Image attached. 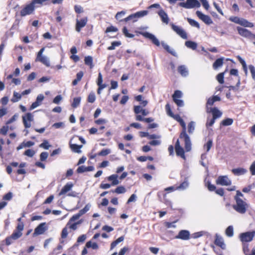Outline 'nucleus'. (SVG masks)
Instances as JSON below:
<instances>
[{
	"instance_id": "obj_53",
	"label": "nucleus",
	"mask_w": 255,
	"mask_h": 255,
	"mask_svg": "<svg viewBox=\"0 0 255 255\" xmlns=\"http://www.w3.org/2000/svg\"><path fill=\"white\" fill-rule=\"evenodd\" d=\"M215 120L214 119L212 118L210 119L209 117L207 118V122L206 124V126L207 128L209 127H212L215 122Z\"/></svg>"
},
{
	"instance_id": "obj_28",
	"label": "nucleus",
	"mask_w": 255,
	"mask_h": 255,
	"mask_svg": "<svg viewBox=\"0 0 255 255\" xmlns=\"http://www.w3.org/2000/svg\"><path fill=\"white\" fill-rule=\"evenodd\" d=\"M85 64L88 66L90 69L93 68L94 65L93 64V59L91 56H86L84 58Z\"/></svg>"
},
{
	"instance_id": "obj_50",
	"label": "nucleus",
	"mask_w": 255,
	"mask_h": 255,
	"mask_svg": "<svg viewBox=\"0 0 255 255\" xmlns=\"http://www.w3.org/2000/svg\"><path fill=\"white\" fill-rule=\"evenodd\" d=\"M126 189L123 186H118L116 189L113 191L117 194H121L126 192Z\"/></svg>"
},
{
	"instance_id": "obj_20",
	"label": "nucleus",
	"mask_w": 255,
	"mask_h": 255,
	"mask_svg": "<svg viewBox=\"0 0 255 255\" xmlns=\"http://www.w3.org/2000/svg\"><path fill=\"white\" fill-rule=\"evenodd\" d=\"M209 113H211L213 116L212 118L216 120L220 118L222 115V113L216 107L210 108L209 109Z\"/></svg>"
},
{
	"instance_id": "obj_44",
	"label": "nucleus",
	"mask_w": 255,
	"mask_h": 255,
	"mask_svg": "<svg viewBox=\"0 0 255 255\" xmlns=\"http://www.w3.org/2000/svg\"><path fill=\"white\" fill-rule=\"evenodd\" d=\"M30 2L35 9V8L40 7L43 5L41 0H32Z\"/></svg>"
},
{
	"instance_id": "obj_1",
	"label": "nucleus",
	"mask_w": 255,
	"mask_h": 255,
	"mask_svg": "<svg viewBox=\"0 0 255 255\" xmlns=\"http://www.w3.org/2000/svg\"><path fill=\"white\" fill-rule=\"evenodd\" d=\"M21 218H19L17 221L19 222L17 224L15 230H14L12 234L7 237H6L5 240L3 241L5 242V245L7 246H9L13 243V242L19 238H20L22 235V231L24 229V224L21 222Z\"/></svg>"
},
{
	"instance_id": "obj_40",
	"label": "nucleus",
	"mask_w": 255,
	"mask_h": 255,
	"mask_svg": "<svg viewBox=\"0 0 255 255\" xmlns=\"http://www.w3.org/2000/svg\"><path fill=\"white\" fill-rule=\"evenodd\" d=\"M189 183L187 180H185L179 186H176V189L177 190H184L188 187Z\"/></svg>"
},
{
	"instance_id": "obj_3",
	"label": "nucleus",
	"mask_w": 255,
	"mask_h": 255,
	"mask_svg": "<svg viewBox=\"0 0 255 255\" xmlns=\"http://www.w3.org/2000/svg\"><path fill=\"white\" fill-rule=\"evenodd\" d=\"M233 208L238 213L244 214L247 210L248 205L242 199H238L237 197L236 198V204L233 205Z\"/></svg>"
},
{
	"instance_id": "obj_32",
	"label": "nucleus",
	"mask_w": 255,
	"mask_h": 255,
	"mask_svg": "<svg viewBox=\"0 0 255 255\" xmlns=\"http://www.w3.org/2000/svg\"><path fill=\"white\" fill-rule=\"evenodd\" d=\"M224 58L217 59L213 63V67L214 69H217L219 67L222 66L223 64Z\"/></svg>"
},
{
	"instance_id": "obj_42",
	"label": "nucleus",
	"mask_w": 255,
	"mask_h": 255,
	"mask_svg": "<svg viewBox=\"0 0 255 255\" xmlns=\"http://www.w3.org/2000/svg\"><path fill=\"white\" fill-rule=\"evenodd\" d=\"M226 234L228 237H232L234 235V229L232 226H229L226 230Z\"/></svg>"
},
{
	"instance_id": "obj_4",
	"label": "nucleus",
	"mask_w": 255,
	"mask_h": 255,
	"mask_svg": "<svg viewBox=\"0 0 255 255\" xmlns=\"http://www.w3.org/2000/svg\"><path fill=\"white\" fill-rule=\"evenodd\" d=\"M22 123L25 128L31 127V123L34 120V116L30 113H27L22 116Z\"/></svg>"
},
{
	"instance_id": "obj_62",
	"label": "nucleus",
	"mask_w": 255,
	"mask_h": 255,
	"mask_svg": "<svg viewBox=\"0 0 255 255\" xmlns=\"http://www.w3.org/2000/svg\"><path fill=\"white\" fill-rule=\"evenodd\" d=\"M243 251L246 255L250 254L248 245L246 243L243 244Z\"/></svg>"
},
{
	"instance_id": "obj_47",
	"label": "nucleus",
	"mask_w": 255,
	"mask_h": 255,
	"mask_svg": "<svg viewBox=\"0 0 255 255\" xmlns=\"http://www.w3.org/2000/svg\"><path fill=\"white\" fill-rule=\"evenodd\" d=\"M96 100V96L95 93L93 92L90 93L88 95L87 101L90 103H93Z\"/></svg>"
},
{
	"instance_id": "obj_60",
	"label": "nucleus",
	"mask_w": 255,
	"mask_h": 255,
	"mask_svg": "<svg viewBox=\"0 0 255 255\" xmlns=\"http://www.w3.org/2000/svg\"><path fill=\"white\" fill-rule=\"evenodd\" d=\"M170 25L172 30L175 31L176 33H178L179 31L182 28L181 27L177 26L173 23H171Z\"/></svg>"
},
{
	"instance_id": "obj_29",
	"label": "nucleus",
	"mask_w": 255,
	"mask_h": 255,
	"mask_svg": "<svg viewBox=\"0 0 255 255\" xmlns=\"http://www.w3.org/2000/svg\"><path fill=\"white\" fill-rule=\"evenodd\" d=\"M178 72L184 77L188 75V71L185 65H181L178 67Z\"/></svg>"
},
{
	"instance_id": "obj_55",
	"label": "nucleus",
	"mask_w": 255,
	"mask_h": 255,
	"mask_svg": "<svg viewBox=\"0 0 255 255\" xmlns=\"http://www.w3.org/2000/svg\"><path fill=\"white\" fill-rule=\"evenodd\" d=\"M178 35H179L181 38L184 39H187V35L186 31L182 28L180 31H179L178 33H177Z\"/></svg>"
},
{
	"instance_id": "obj_17",
	"label": "nucleus",
	"mask_w": 255,
	"mask_h": 255,
	"mask_svg": "<svg viewBox=\"0 0 255 255\" xmlns=\"http://www.w3.org/2000/svg\"><path fill=\"white\" fill-rule=\"evenodd\" d=\"M175 149L176 155L180 156L184 159H185V156L184 154V150L183 148L180 146V142L178 139L176 142L175 145Z\"/></svg>"
},
{
	"instance_id": "obj_14",
	"label": "nucleus",
	"mask_w": 255,
	"mask_h": 255,
	"mask_svg": "<svg viewBox=\"0 0 255 255\" xmlns=\"http://www.w3.org/2000/svg\"><path fill=\"white\" fill-rule=\"evenodd\" d=\"M87 21L88 19L87 17H83L80 20L77 19L75 27L76 30L79 32L81 29L86 25Z\"/></svg>"
},
{
	"instance_id": "obj_51",
	"label": "nucleus",
	"mask_w": 255,
	"mask_h": 255,
	"mask_svg": "<svg viewBox=\"0 0 255 255\" xmlns=\"http://www.w3.org/2000/svg\"><path fill=\"white\" fill-rule=\"evenodd\" d=\"M35 152L33 150L28 149L24 151V155L31 157L35 154Z\"/></svg>"
},
{
	"instance_id": "obj_59",
	"label": "nucleus",
	"mask_w": 255,
	"mask_h": 255,
	"mask_svg": "<svg viewBox=\"0 0 255 255\" xmlns=\"http://www.w3.org/2000/svg\"><path fill=\"white\" fill-rule=\"evenodd\" d=\"M12 194L11 192H8L7 193L5 194L2 198V199L4 200H7L9 201L12 199Z\"/></svg>"
},
{
	"instance_id": "obj_13",
	"label": "nucleus",
	"mask_w": 255,
	"mask_h": 255,
	"mask_svg": "<svg viewBox=\"0 0 255 255\" xmlns=\"http://www.w3.org/2000/svg\"><path fill=\"white\" fill-rule=\"evenodd\" d=\"M196 14L197 16L206 24L210 25L213 23V21L209 16L203 14L199 10L196 12Z\"/></svg>"
},
{
	"instance_id": "obj_2",
	"label": "nucleus",
	"mask_w": 255,
	"mask_h": 255,
	"mask_svg": "<svg viewBox=\"0 0 255 255\" xmlns=\"http://www.w3.org/2000/svg\"><path fill=\"white\" fill-rule=\"evenodd\" d=\"M179 123L182 128V130L180 133L179 137L181 139H183L185 142V150L187 152H188L191 149V142L190 137L186 133V124L182 119Z\"/></svg>"
},
{
	"instance_id": "obj_11",
	"label": "nucleus",
	"mask_w": 255,
	"mask_h": 255,
	"mask_svg": "<svg viewBox=\"0 0 255 255\" xmlns=\"http://www.w3.org/2000/svg\"><path fill=\"white\" fill-rule=\"evenodd\" d=\"M148 13L147 10H142L136 12L135 13L128 15V20H132L133 22L136 21L139 18L142 17Z\"/></svg>"
},
{
	"instance_id": "obj_7",
	"label": "nucleus",
	"mask_w": 255,
	"mask_h": 255,
	"mask_svg": "<svg viewBox=\"0 0 255 255\" xmlns=\"http://www.w3.org/2000/svg\"><path fill=\"white\" fill-rule=\"evenodd\" d=\"M255 235V232H248L241 234L240 239L243 243L249 242L253 240Z\"/></svg>"
},
{
	"instance_id": "obj_43",
	"label": "nucleus",
	"mask_w": 255,
	"mask_h": 255,
	"mask_svg": "<svg viewBox=\"0 0 255 255\" xmlns=\"http://www.w3.org/2000/svg\"><path fill=\"white\" fill-rule=\"evenodd\" d=\"M86 247L88 248H92L93 249L95 250L98 249L99 247L96 243H92L91 241L87 242Z\"/></svg>"
},
{
	"instance_id": "obj_61",
	"label": "nucleus",
	"mask_w": 255,
	"mask_h": 255,
	"mask_svg": "<svg viewBox=\"0 0 255 255\" xmlns=\"http://www.w3.org/2000/svg\"><path fill=\"white\" fill-rule=\"evenodd\" d=\"M249 68L251 71L253 79L254 80H255V67L252 65H249Z\"/></svg>"
},
{
	"instance_id": "obj_52",
	"label": "nucleus",
	"mask_w": 255,
	"mask_h": 255,
	"mask_svg": "<svg viewBox=\"0 0 255 255\" xmlns=\"http://www.w3.org/2000/svg\"><path fill=\"white\" fill-rule=\"evenodd\" d=\"M68 234V227L66 226L62 231L61 236L62 239H65L67 238Z\"/></svg>"
},
{
	"instance_id": "obj_33",
	"label": "nucleus",
	"mask_w": 255,
	"mask_h": 255,
	"mask_svg": "<svg viewBox=\"0 0 255 255\" xmlns=\"http://www.w3.org/2000/svg\"><path fill=\"white\" fill-rule=\"evenodd\" d=\"M185 45L187 47L192 50H195L197 47V43L195 42L190 40L186 41Z\"/></svg>"
},
{
	"instance_id": "obj_58",
	"label": "nucleus",
	"mask_w": 255,
	"mask_h": 255,
	"mask_svg": "<svg viewBox=\"0 0 255 255\" xmlns=\"http://www.w3.org/2000/svg\"><path fill=\"white\" fill-rule=\"evenodd\" d=\"M48 156V153L47 152H42L40 154V159L41 161H43L46 160Z\"/></svg>"
},
{
	"instance_id": "obj_18",
	"label": "nucleus",
	"mask_w": 255,
	"mask_h": 255,
	"mask_svg": "<svg viewBox=\"0 0 255 255\" xmlns=\"http://www.w3.org/2000/svg\"><path fill=\"white\" fill-rule=\"evenodd\" d=\"M175 238L182 240H188L190 239V233L187 230H181Z\"/></svg>"
},
{
	"instance_id": "obj_64",
	"label": "nucleus",
	"mask_w": 255,
	"mask_h": 255,
	"mask_svg": "<svg viewBox=\"0 0 255 255\" xmlns=\"http://www.w3.org/2000/svg\"><path fill=\"white\" fill-rule=\"evenodd\" d=\"M250 170L252 175H255V161H254L251 164L250 167Z\"/></svg>"
},
{
	"instance_id": "obj_48",
	"label": "nucleus",
	"mask_w": 255,
	"mask_h": 255,
	"mask_svg": "<svg viewBox=\"0 0 255 255\" xmlns=\"http://www.w3.org/2000/svg\"><path fill=\"white\" fill-rule=\"evenodd\" d=\"M215 102L214 101V100L212 97H211L209 98L207 100V103H206V111L207 113L209 112V109H210L208 107L209 106H212L213 105L214 103Z\"/></svg>"
},
{
	"instance_id": "obj_34",
	"label": "nucleus",
	"mask_w": 255,
	"mask_h": 255,
	"mask_svg": "<svg viewBox=\"0 0 255 255\" xmlns=\"http://www.w3.org/2000/svg\"><path fill=\"white\" fill-rule=\"evenodd\" d=\"M21 94H19L15 91L13 92V96L11 99L10 101L12 103H16L19 101L21 98Z\"/></svg>"
},
{
	"instance_id": "obj_23",
	"label": "nucleus",
	"mask_w": 255,
	"mask_h": 255,
	"mask_svg": "<svg viewBox=\"0 0 255 255\" xmlns=\"http://www.w3.org/2000/svg\"><path fill=\"white\" fill-rule=\"evenodd\" d=\"M73 186V185L72 183H67L62 188L61 190L58 194V196H60L65 194L67 192H68L71 189Z\"/></svg>"
},
{
	"instance_id": "obj_38",
	"label": "nucleus",
	"mask_w": 255,
	"mask_h": 255,
	"mask_svg": "<svg viewBox=\"0 0 255 255\" xmlns=\"http://www.w3.org/2000/svg\"><path fill=\"white\" fill-rule=\"evenodd\" d=\"M81 100V99L80 97L74 98L71 104V106L73 108H76L78 107L80 104Z\"/></svg>"
},
{
	"instance_id": "obj_63",
	"label": "nucleus",
	"mask_w": 255,
	"mask_h": 255,
	"mask_svg": "<svg viewBox=\"0 0 255 255\" xmlns=\"http://www.w3.org/2000/svg\"><path fill=\"white\" fill-rule=\"evenodd\" d=\"M241 18L238 16H231L230 17L229 20L233 22L239 24Z\"/></svg>"
},
{
	"instance_id": "obj_22",
	"label": "nucleus",
	"mask_w": 255,
	"mask_h": 255,
	"mask_svg": "<svg viewBox=\"0 0 255 255\" xmlns=\"http://www.w3.org/2000/svg\"><path fill=\"white\" fill-rule=\"evenodd\" d=\"M215 244L223 250H225L226 249V245L224 243L223 239L218 235H216V236Z\"/></svg>"
},
{
	"instance_id": "obj_12",
	"label": "nucleus",
	"mask_w": 255,
	"mask_h": 255,
	"mask_svg": "<svg viewBox=\"0 0 255 255\" xmlns=\"http://www.w3.org/2000/svg\"><path fill=\"white\" fill-rule=\"evenodd\" d=\"M47 229L46 223H40L34 230L33 236L43 234Z\"/></svg>"
},
{
	"instance_id": "obj_19",
	"label": "nucleus",
	"mask_w": 255,
	"mask_h": 255,
	"mask_svg": "<svg viewBox=\"0 0 255 255\" xmlns=\"http://www.w3.org/2000/svg\"><path fill=\"white\" fill-rule=\"evenodd\" d=\"M165 110L166 111L167 114L173 118L174 120H175L176 121L179 122L182 118L180 117V116L178 114L174 115L172 113L170 106L169 104H167L165 106Z\"/></svg>"
},
{
	"instance_id": "obj_10",
	"label": "nucleus",
	"mask_w": 255,
	"mask_h": 255,
	"mask_svg": "<svg viewBox=\"0 0 255 255\" xmlns=\"http://www.w3.org/2000/svg\"><path fill=\"white\" fill-rule=\"evenodd\" d=\"M216 183L222 186H229L231 185L232 181L227 176H220L216 180Z\"/></svg>"
},
{
	"instance_id": "obj_24",
	"label": "nucleus",
	"mask_w": 255,
	"mask_h": 255,
	"mask_svg": "<svg viewBox=\"0 0 255 255\" xmlns=\"http://www.w3.org/2000/svg\"><path fill=\"white\" fill-rule=\"evenodd\" d=\"M119 176L117 174H112L108 176L107 178L109 181H111L112 186L117 185L119 183L118 180Z\"/></svg>"
},
{
	"instance_id": "obj_35",
	"label": "nucleus",
	"mask_w": 255,
	"mask_h": 255,
	"mask_svg": "<svg viewBox=\"0 0 255 255\" xmlns=\"http://www.w3.org/2000/svg\"><path fill=\"white\" fill-rule=\"evenodd\" d=\"M72 222L68 221L67 225H66L68 228L72 229L73 230H76L77 228V225L81 223L80 221H78L76 223H72Z\"/></svg>"
},
{
	"instance_id": "obj_6",
	"label": "nucleus",
	"mask_w": 255,
	"mask_h": 255,
	"mask_svg": "<svg viewBox=\"0 0 255 255\" xmlns=\"http://www.w3.org/2000/svg\"><path fill=\"white\" fill-rule=\"evenodd\" d=\"M44 50V47H43L38 51L37 54L36 61L40 62L47 67H49L50 64L48 59L46 57L42 56V53Z\"/></svg>"
},
{
	"instance_id": "obj_49",
	"label": "nucleus",
	"mask_w": 255,
	"mask_h": 255,
	"mask_svg": "<svg viewBox=\"0 0 255 255\" xmlns=\"http://www.w3.org/2000/svg\"><path fill=\"white\" fill-rule=\"evenodd\" d=\"M9 127L8 125L4 126H3L0 129V133L3 135H6L7 131L8 130Z\"/></svg>"
},
{
	"instance_id": "obj_9",
	"label": "nucleus",
	"mask_w": 255,
	"mask_h": 255,
	"mask_svg": "<svg viewBox=\"0 0 255 255\" xmlns=\"http://www.w3.org/2000/svg\"><path fill=\"white\" fill-rule=\"evenodd\" d=\"M139 34L144 36L145 38L151 40L152 42L155 45L159 46L160 45V42L158 39L152 34L148 32H140Z\"/></svg>"
},
{
	"instance_id": "obj_57",
	"label": "nucleus",
	"mask_w": 255,
	"mask_h": 255,
	"mask_svg": "<svg viewBox=\"0 0 255 255\" xmlns=\"http://www.w3.org/2000/svg\"><path fill=\"white\" fill-rule=\"evenodd\" d=\"M50 146V145L49 144L48 141L46 140H44V141L39 145V147L45 149H48Z\"/></svg>"
},
{
	"instance_id": "obj_45",
	"label": "nucleus",
	"mask_w": 255,
	"mask_h": 255,
	"mask_svg": "<svg viewBox=\"0 0 255 255\" xmlns=\"http://www.w3.org/2000/svg\"><path fill=\"white\" fill-rule=\"evenodd\" d=\"M187 21L191 26L196 27L198 28H200V25L199 23L195 20L190 18H187Z\"/></svg>"
},
{
	"instance_id": "obj_8",
	"label": "nucleus",
	"mask_w": 255,
	"mask_h": 255,
	"mask_svg": "<svg viewBox=\"0 0 255 255\" xmlns=\"http://www.w3.org/2000/svg\"><path fill=\"white\" fill-rule=\"evenodd\" d=\"M182 96V93L180 91L176 90L174 92L173 95H172V98L173 101L176 103V104L180 107H183L184 106L183 101L182 100L179 99L181 98Z\"/></svg>"
},
{
	"instance_id": "obj_54",
	"label": "nucleus",
	"mask_w": 255,
	"mask_h": 255,
	"mask_svg": "<svg viewBox=\"0 0 255 255\" xmlns=\"http://www.w3.org/2000/svg\"><path fill=\"white\" fill-rule=\"evenodd\" d=\"M213 141L212 140H209L204 145V147L206 148L207 152H208L212 146Z\"/></svg>"
},
{
	"instance_id": "obj_31",
	"label": "nucleus",
	"mask_w": 255,
	"mask_h": 255,
	"mask_svg": "<svg viewBox=\"0 0 255 255\" xmlns=\"http://www.w3.org/2000/svg\"><path fill=\"white\" fill-rule=\"evenodd\" d=\"M135 100L139 102L140 103V105L142 107H145L147 104L148 101L147 100H144L143 99V97L142 95H138L135 97L134 98Z\"/></svg>"
},
{
	"instance_id": "obj_15",
	"label": "nucleus",
	"mask_w": 255,
	"mask_h": 255,
	"mask_svg": "<svg viewBox=\"0 0 255 255\" xmlns=\"http://www.w3.org/2000/svg\"><path fill=\"white\" fill-rule=\"evenodd\" d=\"M97 84L98 86L97 89L98 94H100L101 91L107 87V85L103 84V76L101 73L99 72L97 81Z\"/></svg>"
},
{
	"instance_id": "obj_41",
	"label": "nucleus",
	"mask_w": 255,
	"mask_h": 255,
	"mask_svg": "<svg viewBox=\"0 0 255 255\" xmlns=\"http://www.w3.org/2000/svg\"><path fill=\"white\" fill-rule=\"evenodd\" d=\"M124 240V237L123 236H121L119 237L118 239H117L116 241L113 242L112 244H111V250L113 249L118 244L121 243V242L123 241Z\"/></svg>"
},
{
	"instance_id": "obj_39",
	"label": "nucleus",
	"mask_w": 255,
	"mask_h": 255,
	"mask_svg": "<svg viewBox=\"0 0 255 255\" xmlns=\"http://www.w3.org/2000/svg\"><path fill=\"white\" fill-rule=\"evenodd\" d=\"M233 123V120L231 118H227L222 121L221 125L223 126H228L232 125Z\"/></svg>"
},
{
	"instance_id": "obj_16",
	"label": "nucleus",
	"mask_w": 255,
	"mask_h": 255,
	"mask_svg": "<svg viewBox=\"0 0 255 255\" xmlns=\"http://www.w3.org/2000/svg\"><path fill=\"white\" fill-rule=\"evenodd\" d=\"M237 29L239 34L243 37L252 38V33L248 29L241 27H237Z\"/></svg>"
},
{
	"instance_id": "obj_25",
	"label": "nucleus",
	"mask_w": 255,
	"mask_h": 255,
	"mask_svg": "<svg viewBox=\"0 0 255 255\" xmlns=\"http://www.w3.org/2000/svg\"><path fill=\"white\" fill-rule=\"evenodd\" d=\"M126 14V11H121L120 12H118L115 18L117 20H119L120 22H122L124 21H128V17H124Z\"/></svg>"
},
{
	"instance_id": "obj_30",
	"label": "nucleus",
	"mask_w": 255,
	"mask_h": 255,
	"mask_svg": "<svg viewBox=\"0 0 255 255\" xmlns=\"http://www.w3.org/2000/svg\"><path fill=\"white\" fill-rule=\"evenodd\" d=\"M239 24L241 25L247 27H253L254 25L253 23L248 21L247 19L243 18H241Z\"/></svg>"
},
{
	"instance_id": "obj_36",
	"label": "nucleus",
	"mask_w": 255,
	"mask_h": 255,
	"mask_svg": "<svg viewBox=\"0 0 255 255\" xmlns=\"http://www.w3.org/2000/svg\"><path fill=\"white\" fill-rule=\"evenodd\" d=\"M70 146L72 150L75 152L80 153L81 152L80 149L82 147V145H79L76 144H71Z\"/></svg>"
},
{
	"instance_id": "obj_26",
	"label": "nucleus",
	"mask_w": 255,
	"mask_h": 255,
	"mask_svg": "<svg viewBox=\"0 0 255 255\" xmlns=\"http://www.w3.org/2000/svg\"><path fill=\"white\" fill-rule=\"evenodd\" d=\"M232 173L236 175L240 176L245 174L247 172V170L244 168L239 167L237 168H234L232 170Z\"/></svg>"
},
{
	"instance_id": "obj_46",
	"label": "nucleus",
	"mask_w": 255,
	"mask_h": 255,
	"mask_svg": "<svg viewBox=\"0 0 255 255\" xmlns=\"http://www.w3.org/2000/svg\"><path fill=\"white\" fill-rule=\"evenodd\" d=\"M195 129V123L191 122L188 125V132L190 134H192Z\"/></svg>"
},
{
	"instance_id": "obj_37",
	"label": "nucleus",
	"mask_w": 255,
	"mask_h": 255,
	"mask_svg": "<svg viewBox=\"0 0 255 255\" xmlns=\"http://www.w3.org/2000/svg\"><path fill=\"white\" fill-rule=\"evenodd\" d=\"M227 70H225L224 72H222L218 74L216 76V79L220 84H223L224 83V74Z\"/></svg>"
},
{
	"instance_id": "obj_56",
	"label": "nucleus",
	"mask_w": 255,
	"mask_h": 255,
	"mask_svg": "<svg viewBox=\"0 0 255 255\" xmlns=\"http://www.w3.org/2000/svg\"><path fill=\"white\" fill-rule=\"evenodd\" d=\"M110 153L109 149H103L98 153L99 156H106Z\"/></svg>"
},
{
	"instance_id": "obj_27",
	"label": "nucleus",
	"mask_w": 255,
	"mask_h": 255,
	"mask_svg": "<svg viewBox=\"0 0 255 255\" xmlns=\"http://www.w3.org/2000/svg\"><path fill=\"white\" fill-rule=\"evenodd\" d=\"M161 45L165 50H166L169 53L171 54L174 56H176L177 54L175 50L171 48L168 45L164 42H161Z\"/></svg>"
},
{
	"instance_id": "obj_21",
	"label": "nucleus",
	"mask_w": 255,
	"mask_h": 255,
	"mask_svg": "<svg viewBox=\"0 0 255 255\" xmlns=\"http://www.w3.org/2000/svg\"><path fill=\"white\" fill-rule=\"evenodd\" d=\"M158 14L161 18L162 21L166 24H168L169 21V18L167 14L165 11L161 9L158 12Z\"/></svg>"
},
{
	"instance_id": "obj_5",
	"label": "nucleus",
	"mask_w": 255,
	"mask_h": 255,
	"mask_svg": "<svg viewBox=\"0 0 255 255\" xmlns=\"http://www.w3.org/2000/svg\"><path fill=\"white\" fill-rule=\"evenodd\" d=\"M35 10L34 6L32 5L31 2L29 4L25 5L20 10V15L21 16L23 17L27 15H30L33 13Z\"/></svg>"
}]
</instances>
